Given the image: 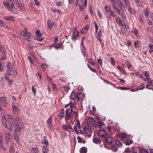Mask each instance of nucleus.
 I'll return each mask as SVG.
<instances>
[{
  "mask_svg": "<svg viewBox=\"0 0 153 153\" xmlns=\"http://www.w3.org/2000/svg\"><path fill=\"white\" fill-rule=\"evenodd\" d=\"M143 15L142 13H141V14L140 13V14L139 20L142 23H143Z\"/></svg>",
  "mask_w": 153,
  "mask_h": 153,
  "instance_id": "c03bdc74",
  "label": "nucleus"
},
{
  "mask_svg": "<svg viewBox=\"0 0 153 153\" xmlns=\"http://www.w3.org/2000/svg\"><path fill=\"white\" fill-rule=\"evenodd\" d=\"M32 91L33 92V93L34 94H36V90L35 89V88H34V86H33V85L32 86Z\"/></svg>",
  "mask_w": 153,
  "mask_h": 153,
  "instance_id": "774afa93",
  "label": "nucleus"
},
{
  "mask_svg": "<svg viewBox=\"0 0 153 153\" xmlns=\"http://www.w3.org/2000/svg\"><path fill=\"white\" fill-rule=\"evenodd\" d=\"M88 62L92 65H94L95 64L94 60L93 59H89L88 60Z\"/></svg>",
  "mask_w": 153,
  "mask_h": 153,
  "instance_id": "6e6d98bb",
  "label": "nucleus"
},
{
  "mask_svg": "<svg viewBox=\"0 0 153 153\" xmlns=\"http://www.w3.org/2000/svg\"><path fill=\"white\" fill-rule=\"evenodd\" d=\"M62 45V44L61 43H59V44H58L56 45L54 47L56 49H58L60 48L61 47Z\"/></svg>",
  "mask_w": 153,
  "mask_h": 153,
  "instance_id": "864d4df0",
  "label": "nucleus"
},
{
  "mask_svg": "<svg viewBox=\"0 0 153 153\" xmlns=\"http://www.w3.org/2000/svg\"><path fill=\"white\" fill-rule=\"evenodd\" d=\"M122 7H120V8H119L120 9H119L118 8L117 11L119 14L122 16L123 19H124V18L125 17V15L123 13L124 10L123 9Z\"/></svg>",
  "mask_w": 153,
  "mask_h": 153,
  "instance_id": "dca6fc26",
  "label": "nucleus"
},
{
  "mask_svg": "<svg viewBox=\"0 0 153 153\" xmlns=\"http://www.w3.org/2000/svg\"><path fill=\"white\" fill-rule=\"evenodd\" d=\"M80 126V122H79V120H77L76 125V126H77L78 127V128L79 129V128H81V127H82Z\"/></svg>",
  "mask_w": 153,
  "mask_h": 153,
  "instance_id": "052dcab7",
  "label": "nucleus"
},
{
  "mask_svg": "<svg viewBox=\"0 0 153 153\" xmlns=\"http://www.w3.org/2000/svg\"><path fill=\"white\" fill-rule=\"evenodd\" d=\"M3 140H2V138H0V148L2 150L4 151L5 148L2 146V142Z\"/></svg>",
  "mask_w": 153,
  "mask_h": 153,
  "instance_id": "e433bc0d",
  "label": "nucleus"
},
{
  "mask_svg": "<svg viewBox=\"0 0 153 153\" xmlns=\"http://www.w3.org/2000/svg\"><path fill=\"white\" fill-rule=\"evenodd\" d=\"M1 121L4 127L5 128H7L10 132L11 131L14 126L13 123H11L10 120H8V126H7V120L6 117L4 115L2 117Z\"/></svg>",
  "mask_w": 153,
  "mask_h": 153,
  "instance_id": "7ed1b4c3",
  "label": "nucleus"
},
{
  "mask_svg": "<svg viewBox=\"0 0 153 153\" xmlns=\"http://www.w3.org/2000/svg\"><path fill=\"white\" fill-rule=\"evenodd\" d=\"M88 66L92 71L95 73L97 72L96 70H95L93 67H91L90 65H88Z\"/></svg>",
  "mask_w": 153,
  "mask_h": 153,
  "instance_id": "49530a36",
  "label": "nucleus"
},
{
  "mask_svg": "<svg viewBox=\"0 0 153 153\" xmlns=\"http://www.w3.org/2000/svg\"><path fill=\"white\" fill-rule=\"evenodd\" d=\"M128 11L129 12L131 13L132 14H134L135 13V11L134 10V9L131 7H129V6H128Z\"/></svg>",
  "mask_w": 153,
  "mask_h": 153,
  "instance_id": "473e14b6",
  "label": "nucleus"
},
{
  "mask_svg": "<svg viewBox=\"0 0 153 153\" xmlns=\"http://www.w3.org/2000/svg\"><path fill=\"white\" fill-rule=\"evenodd\" d=\"M126 63L127 66L128 68H130L131 67V63L128 61H126Z\"/></svg>",
  "mask_w": 153,
  "mask_h": 153,
  "instance_id": "69168bd1",
  "label": "nucleus"
},
{
  "mask_svg": "<svg viewBox=\"0 0 153 153\" xmlns=\"http://www.w3.org/2000/svg\"><path fill=\"white\" fill-rule=\"evenodd\" d=\"M96 127H98L100 130L107 129L106 127L102 121H98L95 125Z\"/></svg>",
  "mask_w": 153,
  "mask_h": 153,
  "instance_id": "0eeeda50",
  "label": "nucleus"
},
{
  "mask_svg": "<svg viewBox=\"0 0 153 153\" xmlns=\"http://www.w3.org/2000/svg\"><path fill=\"white\" fill-rule=\"evenodd\" d=\"M39 152L37 147H33L30 149V153H38Z\"/></svg>",
  "mask_w": 153,
  "mask_h": 153,
  "instance_id": "b1692460",
  "label": "nucleus"
},
{
  "mask_svg": "<svg viewBox=\"0 0 153 153\" xmlns=\"http://www.w3.org/2000/svg\"><path fill=\"white\" fill-rule=\"evenodd\" d=\"M117 3L119 8H120V7H123V8L124 7V6H123L122 2L120 0H118L117 1Z\"/></svg>",
  "mask_w": 153,
  "mask_h": 153,
  "instance_id": "79ce46f5",
  "label": "nucleus"
},
{
  "mask_svg": "<svg viewBox=\"0 0 153 153\" xmlns=\"http://www.w3.org/2000/svg\"><path fill=\"white\" fill-rule=\"evenodd\" d=\"M77 95L76 94V92L75 91H73L70 95V98L71 99L74 100L76 98Z\"/></svg>",
  "mask_w": 153,
  "mask_h": 153,
  "instance_id": "6ab92c4d",
  "label": "nucleus"
},
{
  "mask_svg": "<svg viewBox=\"0 0 153 153\" xmlns=\"http://www.w3.org/2000/svg\"><path fill=\"white\" fill-rule=\"evenodd\" d=\"M36 34L38 38H40L42 36V34L40 33V31L39 30H37L36 31Z\"/></svg>",
  "mask_w": 153,
  "mask_h": 153,
  "instance_id": "37998d69",
  "label": "nucleus"
},
{
  "mask_svg": "<svg viewBox=\"0 0 153 153\" xmlns=\"http://www.w3.org/2000/svg\"><path fill=\"white\" fill-rule=\"evenodd\" d=\"M0 100L1 104L4 107H6L7 105V98L5 97H2L0 98Z\"/></svg>",
  "mask_w": 153,
  "mask_h": 153,
  "instance_id": "f3484780",
  "label": "nucleus"
},
{
  "mask_svg": "<svg viewBox=\"0 0 153 153\" xmlns=\"http://www.w3.org/2000/svg\"><path fill=\"white\" fill-rule=\"evenodd\" d=\"M144 88L145 85H142L141 86L138 87L137 88L136 91H137L138 90H142Z\"/></svg>",
  "mask_w": 153,
  "mask_h": 153,
  "instance_id": "3c124183",
  "label": "nucleus"
},
{
  "mask_svg": "<svg viewBox=\"0 0 153 153\" xmlns=\"http://www.w3.org/2000/svg\"><path fill=\"white\" fill-rule=\"evenodd\" d=\"M114 140L113 138L111 137L106 136L105 137L103 138L102 141L109 145H110Z\"/></svg>",
  "mask_w": 153,
  "mask_h": 153,
  "instance_id": "6e6552de",
  "label": "nucleus"
},
{
  "mask_svg": "<svg viewBox=\"0 0 153 153\" xmlns=\"http://www.w3.org/2000/svg\"><path fill=\"white\" fill-rule=\"evenodd\" d=\"M87 128L86 127H81V128L79 129H80V132L79 133L81 134L84 135L85 136H88L89 137L90 135H88V134H86V131L87 130Z\"/></svg>",
  "mask_w": 153,
  "mask_h": 153,
  "instance_id": "f8f14e48",
  "label": "nucleus"
},
{
  "mask_svg": "<svg viewBox=\"0 0 153 153\" xmlns=\"http://www.w3.org/2000/svg\"><path fill=\"white\" fill-rule=\"evenodd\" d=\"M112 4V6L113 7V9L114 10H117L118 9V7L116 6L115 4V3Z\"/></svg>",
  "mask_w": 153,
  "mask_h": 153,
  "instance_id": "338daca9",
  "label": "nucleus"
},
{
  "mask_svg": "<svg viewBox=\"0 0 153 153\" xmlns=\"http://www.w3.org/2000/svg\"><path fill=\"white\" fill-rule=\"evenodd\" d=\"M16 117L14 118L13 116L11 115H8L7 116V118L10 121V122H11L12 123H14L13 121H12V120H15V119L16 118Z\"/></svg>",
  "mask_w": 153,
  "mask_h": 153,
  "instance_id": "c85d7f7f",
  "label": "nucleus"
},
{
  "mask_svg": "<svg viewBox=\"0 0 153 153\" xmlns=\"http://www.w3.org/2000/svg\"><path fill=\"white\" fill-rule=\"evenodd\" d=\"M0 26L2 27H7L6 25V23L3 22L1 19H0Z\"/></svg>",
  "mask_w": 153,
  "mask_h": 153,
  "instance_id": "72a5a7b5",
  "label": "nucleus"
},
{
  "mask_svg": "<svg viewBox=\"0 0 153 153\" xmlns=\"http://www.w3.org/2000/svg\"><path fill=\"white\" fill-rule=\"evenodd\" d=\"M26 31H24L23 36L25 39L27 40L30 41L31 40V37L32 36L30 35V33L28 32L27 30V29H25Z\"/></svg>",
  "mask_w": 153,
  "mask_h": 153,
  "instance_id": "9d476101",
  "label": "nucleus"
},
{
  "mask_svg": "<svg viewBox=\"0 0 153 153\" xmlns=\"http://www.w3.org/2000/svg\"><path fill=\"white\" fill-rule=\"evenodd\" d=\"M105 130L103 129L100 130L98 132L97 134L98 136L100 137H101L102 140L103 138H104L107 136L106 133L105 131Z\"/></svg>",
  "mask_w": 153,
  "mask_h": 153,
  "instance_id": "1a4fd4ad",
  "label": "nucleus"
},
{
  "mask_svg": "<svg viewBox=\"0 0 153 153\" xmlns=\"http://www.w3.org/2000/svg\"><path fill=\"white\" fill-rule=\"evenodd\" d=\"M13 65L12 63H9L7 65V73H8V76H10V73L12 72L13 70Z\"/></svg>",
  "mask_w": 153,
  "mask_h": 153,
  "instance_id": "4468645a",
  "label": "nucleus"
},
{
  "mask_svg": "<svg viewBox=\"0 0 153 153\" xmlns=\"http://www.w3.org/2000/svg\"><path fill=\"white\" fill-rule=\"evenodd\" d=\"M65 110L63 109H62L60 110V112L58 114V116L60 118H63L65 115L64 114Z\"/></svg>",
  "mask_w": 153,
  "mask_h": 153,
  "instance_id": "4be33fe9",
  "label": "nucleus"
},
{
  "mask_svg": "<svg viewBox=\"0 0 153 153\" xmlns=\"http://www.w3.org/2000/svg\"><path fill=\"white\" fill-rule=\"evenodd\" d=\"M105 14L107 18L109 19L111 18V16L115 17V15L113 11L111 9L110 6L108 5H105L104 7Z\"/></svg>",
  "mask_w": 153,
  "mask_h": 153,
  "instance_id": "39448f33",
  "label": "nucleus"
},
{
  "mask_svg": "<svg viewBox=\"0 0 153 153\" xmlns=\"http://www.w3.org/2000/svg\"><path fill=\"white\" fill-rule=\"evenodd\" d=\"M63 88L64 90L66 92H68L70 88L68 86H64Z\"/></svg>",
  "mask_w": 153,
  "mask_h": 153,
  "instance_id": "0e129e2a",
  "label": "nucleus"
},
{
  "mask_svg": "<svg viewBox=\"0 0 153 153\" xmlns=\"http://www.w3.org/2000/svg\"><path fill=\"white\" fill-rule=\"evenodd\" d=\"M79 34V32H77L76 29L73 31V36L75 37H77Z\"/></svg>",
  "mask_w": 153,
  "mask_h": 153,
  "instance_id": "58836bf2",
  "label": "nucleus"
},
{
  "mask_svg": "<svg viewBox=\"0 0 153 153\" xmlns=\"http://www.w3.org/2000/svg\"><path fill=\"white\" fill-rule=\"evenodd\" d=\"M117 68L119 70L120 72H122L123 74H125L126 71L122 68H120L119 65H117Z\"/></svg>",
  "mask_w": 153,
  "mask_h": 153,
  "instance_id": "a19ab883",
  "label": "nucleus"
},
{
  "mask_svg": "<svg viewBox=\"0 0 153 153\" xmlns=\"http://www.w3.org/2000/svg\"><path fill=\"white\" fill-rule=\"evenodd\" d=\"M144 13L145 16L147 17L149 14V8L148 7H146L144 10Z\"/></svg>",
  "mask_w": 153,
  "mask_h": 153,
  "instance_id": "4c0bfd02",
  "label": "nucleus"
},
{
  "mask_svg": "<svg viewBox=\"0 0 153 153\" xmlns=\"http://www.w3.org/2000/svg\"><path fill=\"white\" fill-rule=\"evenodd\" d=\"M93 140V142L96 144H99L101 142V140L97 137L94 138Z\"/></svg>",
  "mask_w": 153,
  "mask_h": 153,
  "instance_id": "cd10ccee",
  "label": "nucleus"
},
{
  "mask_svg": "<svg viewBox=\"0 0 153 153\" xmlns=\"http://www.w3.org/2000/svg\"><path fill=\"white\" fill-rule=\"evenodd\" d=\"M89 26L88 25L84 26L81 30V32L82 33H84L87 32V30L89 28Z\"/></svg>",
  "mask_w": 153,
  "mask_h": 153,
  "instance_id": "aec40b11",
  "label": "nucleus"
},
{
  "mask_svg": "<svg viewBox=\"0 0 153 153\" xmlns=\"http://www.w3.org/2000/svg\"><path fill=\"white\" fill-rule=\"evenodd\" d=\"M87 152V149L85 147H82L80 149V153H86Z\"/></svg>",
  "mask_w": 153,
  "mask_h": 153,
  "instance_id": "c9c22d12",
  "label": "nucleus"
},
{
  "mask_svg": "<svg viewBox=\"0 0 153 153\" xmlns=\"http://www.w3.org/2000/svg\"><path fill=\"white\" fill-rule=\"evenodd\" d=\"M5 19L7 20L13 21L14 19V17L12 16H5Z\"/></svg>",
  "mask_w": 153,
  "mask_h": 153,
  "instance_id": "f704fd0d",
  "label": "nucleus"
},
{
  "mask_svg": "<svg viewBox=\"0 0 153 153\" xmlns=\"http://www.w3.org/2000/svg\"><path fill=\"white\" fill-rule=\"evenodd\" d=\"M135 75L137 76H139L141 78H143V74H141L138 72H137L136 73H135Z\"/></svg>",
  "mask_w": 153,
  "mask_h": 153,
  "instance_id": "bf43d9fd",
  "label": "nucleus"
},
{
  "mask_svg": "<svg viewBox=\"0 0 153 153\" xmlns=\"http://www.w3.org/2000/svg\"><path fill=\"white\" fill-rule=\"evenodd\" d=\"M47 145H43L42 149V152L44 153H47L48 149L47 147Z\"/></svg>",
  "mask_w": 153,
  "mask_h": 153,
  "instance_id": "a878e982",
  "label": "nucleus"
},
{
  "mask_svg": "<svg viewBox=\"0 0 153 153\" xmlns=\"http://www.w3.org/2000/svg\"><path fill=\"white\" fill-rule=\"evenodd\" d=\"M141 153H149V152L144 149H140Z\"/></svg>",
  "mask_w": 153,
  "mask_h": 153,
  "instance_id": "4d7b16f0",
  "label": "nucleus"
},
{
  "mask_svg": "<svg viewBox=\"0 0 153 153\" xmlns=\"http://www.w3.org/2000/svg\"><path fill=\"white\" fill-rule=\"evenodd\" d=\"M14 148L12 146H10L9 149V152L10 153H14Z\"/></svg>",
  "mask_w": 153,
  "mask_h": 153,
  "instance_id": "a18cd8bd",
  "label": "nucleus"
},
{
  "mask_svg": "<svg viewBox=\"0 0 153 153\" xmlns=\"http://www.w3.org/2000/svg\"><path fill=\"white\" fill-rule=\"evenodd\" d=\"M87 125L89 127H91L95 125L94 119L89 118L87 120Z\"/></svg>",
  "mask_w": 153,
  "mask_h": 153,
  "instance_id": "9b49d317",
  "label": "nucleus"
},
{
  "mask_svg": "<svg viewBox=\"0 0 153 153\" xmlns=\"http://www.w3.org/2000/svg\"><path fill=\"white\" fill-rule=\"evenodd\" d=\"M4 5L9 10L10 7V2L5 1L4 2Z\"/></svg>",
  "mask_w": 153,
  "mask_h": 153,
  "instance_id": "7c9ffc66",
  "label": "nucleus"
},
{
  "mask_svg": "<svg viewBox=\"0 0 153 153\" xmlns=\"http://www.w3.org/2000/svg\"><path fill=\"white\" fill-rule=\"evenodd\" d=\"M117 147L116 146V145H114L111 147L112 150L114 152H116L117 150Z\"/></svg>",
  "mask_w": 153,
  "mask_h": 153,
  "instance_id": "09e8293b",
  "label": "nucleus"
},
{
  "mask_svg": "<svg viewBox=\"0 0 153 153\" xmlns=\"http://www.w3.org/2000/svg\"><path fill=\"white\" fill-rule=\"evenodd\" d=\"M51 9L54 13L56 12L58 13L59 14H60L61 13V11L60 10L58 9L56 10L54 9V8H51Z\"/></svg>",
  "mask_w": 153,
  "mask_h": 153,
  "instance_id": "de8ad7c7",
  "label": "nucleus"
},
{
  "mask_svg": "<svg viewBox=\"0 0 153 153\" xmlns=\"http://www.w3.org/2000/svg\"><path fill=\"white\" fill-rule=\"evenodd\" d=\"M15 122L13 138L16 143L19 144L20 140L19 135L20 134V130L24 129L25 126L21 118L18 115L15 119Z\"/></svg>",
  "mask_w": 153,
  "mask_h": 153,
  "instance_id": "f257e3e1",
  "label": "nucleus"
},
{
  "mask_svg": "<svg viewBox=\"0 0 153 153\" xmlns=\"http://www.w3.org/2000/svg\"><path fill=\"white\" fill-rule=\"evenodd\" d=\"M79 6L80 10L81 11H82L84 9V7H85L83 5V2H80L79 1Z\"/></svg>",
  "mask_w": 153,
  "mask_h": 153,
  "instance_id": "393cba45",
  "label": "nucleus"
},
{
  "mask_svg": "<svg viewBox=\"0 0 153 153\" xmlns=\"http://www.w3.org/2000/svg\"><path fill=\"white\" fill-rule=\"evenodd\" d=\"M47 24L48 28L50 30H51L52 27V25L50 20H48Z\"/></svg>",
  "mask_w": 153,
  "mask_h": 153,
  "instance_id": "ea45409f",
  "label": "nucleus"
},
{
  "mask_svg": "<svg viewBox=\"0 0 153 153\" xmlns=\"http://www.w3.org/2000/svg\"><path fill=\"white\" fill-rule=\"evenodd\" d=\"M84 97L83 93L82 92H79L76 95V99L77 101H78L79 100H83Z\"/></svg>",
  "mask_w": 153,
  "mask_h": 153,
  "instance_id": "2eb2a0df",
  "label": "nucleus"
},
{
  "mask_svg": "<svg viewBox=\"0 0 153 153\" xmlns=\"http://www.w3.org/2000/svg\"><path fill=\"white\" fill-rule=\"evenodd\" d=\"M17 5L22 10H25V8L20 0H16Z\"/></svg>",
  "mask_w": 153,
  "mask_h": 153,
  "instance_id": "ddd939ff",
  "label": "nucleus"
},
{
  "mask_svg": "<svg viewBox=\"0 0 153 153\" xmlns=\"http://www.w3.org/2000/svg\"><path fill=\"white\" fill-rule=\"evenodd\" d=\"M9 1H10L11 2V6H10V8H9V10L13 11V8L15 9V7L13 4V2H14V0H9Z\"/></svg>",
  "mask_w": 153,
  "mask_h": 153,
  "instance_id": "5701e85b",
  "label": "nucleus"
},
{
  "mask_svg": "<svg viewBox=\"0 0 153 153\" xmlns=\"http://www.w3.org/2000/svg\"><path fill=\"white\" fill-rule=\"evenodd\" d=\"M75 105H74L73 103H71L70 105V108H68L66 110L65 116V120H69L71 118L72 119V115H71V113L73 111V108H75Z\"/></svg>",
  "mask_w": 153,
  "mask_h": 153,
  "instance_id": "20e7f679",
  "label": "nucleus"
},
{
  "mask_svg": "<svg viewBox=\"0 0 153 153\" xmlns=\"http://www.w3.org/2000/svg\"><path fill=\"white\" fill-rule=\"evenodd\" d=\"M115 144L116 147L120 148L122 146V143L118 140H117L115 141Z\"/></svg>",
  "mask_w": 153,
  "mask_h": 153,
  "instance_id": "c756f323",
  "label": "nucleus"
},
{
  "mask_svg": "<svg viewBox=\"0 0 153 153\" xmlns=\"http://www.w3.org/2000/svg\"><path fill=\"white\" fill-rule=\"evenodd\" d=\"M52 121V117L51 116L50 117L49 119L48 120L47 122V123L49 127H50L51 128H51L52 127V124L51 123V122Z\"/></svg>",
  "mask_w": 153,
  "mask_h": 153,
  "instance_id": "412c9836",
  "label": "nucleus"
},
{
  "mask_svg": "<svg viewBox=\"0 0 153 153\" xmlns=\"http://www.w3.org/2000/svg\"><path fill=\"white\" fill-rule=\"evenodd\" d=\"M144 75L145 76V77L148 78L149 77V72L148 71H146L144 74Z\"/></svg>",
  "mask_w": 153,
  "mask_h": 153,
  "instance_id": "13d9d810",
  "label": "nucleus"
},
{
  "mask_svg": "<svg viewBox=\"0 0 153 153\" xmlns=\"http://www.w3.org/2000/svg\"><path fill=\"white\" fill-rule=\"evenodd\" d=\"M119 136L123 142L126 145H130L133 142L131 136L130 135H128L126 133L123 132L119 134Z\"/></svg>",
  "mask_w": 153,
  "mask_h": 153,
  "instance_id": "f03ea898",
  "label": "nucleus"
},
{
  "mask_svg": "<svg viewBox=\"0 0 153 153\" xmlns=\"http://www.w3.org/2000/svg\"><path fill=\"white\" fill-rule=\"evenodd\" d=\"M78 128V127L77 126H74V131H75L76 133L77 134L79 132L78 129L77 128Z\"/></svg>",
  "mask_w": 153,
  "mask_h": 153,
  "instance_id": "e2e57ef3",
  "label": "nucleus"
},
{
  "mask_svg": "<svg viewBox=\"0 0 153 153\" xmlns=\"http://www.w3.org/2000/svg\"><path fill=\"white\" fill-rule=\"evenodd\" d=\"M42 143H44L46 145H48V140H46V138L45 136H44L43 137V140L42 142Z\"/></svg>",
  "mask_w": 153,
  "mask_h": 153,
  "instance_id": "2f4dec72",
  "label": "nucleus"
},
{
  "mask_svg": "<svg viewBox=\"0 0 153 153\" xmlns=\"http://www.w3.org/2000/svg\"><path fill=\"white\" fill-rule=\"evenodd\" d=\"M42 69L43 70L45 69L48 66V65L47 64L44 63L42 64Z\"/></svg>",
  "mask_w": 153,
  "mask_h": 153,
  "instance_id": "603ef678",
  "label": "nucleus"
},
{
  "mask_svg": "<svg viewBox=\"0 0 153 153\" xmlns=\"http://www.w3.org/2000/svg\"><path fill=\"white\" fill-rule=\"evenodd\" d=\"M13 111H16L17 112L18 111V107L15 105H13Z\"/></svg>",
  "mask_w": 153,
  "mask_h": 153,
  "instance_id": "8fccbe9b",
  "label": "nucleus"
},
{
  "mask_svg": "<svg viewBox=\"0 0 153 153\" xmlns=\"http://www.w3.org/2000/svg\"><path fill=\"white\" fill-rule=\"evenodd\" d=\"M4 137L5 139V142L7 144H8L9 142L10 138V134L9 132H7L4 133Z\"/></svg>",
  "mask_w": 153,
  "mask_h": 153,
  "instance_id": "a211bd4d",
  "label": "nucleus"
},
{
  "mask_svg": "<svg viewBox=\"0 0 153 153\" xmlns=\"http://www.w3.org/2000/svg\"><path fill=\"white\" fill-rule=\"evenodd\" d=\"M62 129L65 131L70 132V131H74L72 127L71 124H64L62 126Z\"/></svg>",
  "mask_w": 153,
  "mask_h": 153,
  "instance_id": "423d86ee",
  "label": "nucleus"
},
{
  "mask_svg": "<svg viewBox=\"0 0 153 153\" xmlns=\"http://www.w3.org/2000/svg\"><path fill=\"white\" fill-rule=\"evenodd\" d=\"M77 139L78 140V142L80 143L81 142H82L83 143H85V141L84 140H82L81 138L79 136L77 137Z\"/></svg>",
  "mask_w": 153,
  "mask_h": 153,
  "instance_id": "5fc2aeb1",
  "label": "nucleus"
},
{
  "mask_svg": "<svg viewBox=\"0 0 153 153\" xmlns=\"http://www.w3.org/2000/svg\"><path fill=\"white\" fill-rule=\"evenodd\" d=\"M152 81H153V80H152L151 82L149 81L148 83L147 84L146 86V88L147 89H152Z\"/></svg>",
  "mask_w": 153,
  "mask_h": 153,
  "instance_id": "bb28decb",
  "label": "nucleus"
},
{
  "mask_svg": "<svg viewBox=\"0 0 153 153\" xmlns=\"http://www.w3.org/2000/svg\"><path fill=\"white\" fill-rule=\"evenodd\" d=\"M80 2H83V5L84 6L86 7L87 4V0H79Z\"/></svg>",
  "mask_w": 153,
  "mask_h": 153,
  "instance_id": "680f3d73",
  "label": "nucleus"
}]
</instances>
